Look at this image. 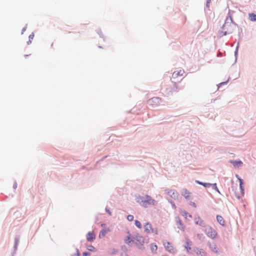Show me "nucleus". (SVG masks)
I'll return each mask as SVG.
<instances>
[{"instance_id":"f257e3e1","label":"nucleus","mask_w":256,"mask_h":256,"mask_svg":"<svg viewBox=\"0 0 256 256\" xmlns=\"http://www.w3.org/2000/svg\"><path fill=\"white\" fill-rule=\"evenodd\" d=\"M137 202L144 207H148V206L151 204H154L156 202L154 200H152V198L148 196H146V198L139 196L137 198Z\"/></svg>"},{"instance_id":"f03ea898","label":"nucleus","mask_w":256,"mask_h":256,"mask_svg":"<svg viewBox=\"0 0 256 256\" xmlns=\"http://www.w3.org/2000/svg\"><path fill=\"white\" fill-rule=\"evenodd\" d=\"M144 230L147 234L154 233L155 234H158V230L157 228H153L152 224L150 222H146L144 225Z\"/></svg>"},{"instance_id":"7ed1b4c3","label":"nucleus","mask_w":256,"mask_h":256,"mask_svg":"<svg viewBox=\"0 0 256 256\" xmlns=\"http://www.w3.org/2000/svg\"><path fill=\"white\" fill-rule=\"evenodd\" d=\"M205 232L207 236L211 238H215L218 233L211 226H208L205 230Z\"/></svg>"},{"instance_id":"20e7f679","label":"nucleus","mask_w":256,"mask_h":256,"mask_svg":"<svg viewBox=\"0 0 256 256\" xmlns=\"http://www.w3.org/2000/svg\"><path fill=\"white\" fill-rule=\"evenodd\" d=\"M164 245L166 250L168 252L172 254H174L176 252V248L172 243L167 242L164 243Z\"/></svg>"},{"instance_id":"39448f33","label":"nucleus","mask_w":256,"mask_h":256,"mask_svg":"<svg viewBox=\"0 0 256 256\" xmlns=\"http://www.w3.org/2000/svg\"><path fill=\"white\" fill-rule=\"evenodd\" d=\"M165 192L173 199H176L178 198V194L175 190L167 189L165 190Z\"/></svg>"},{"instance_id":"423d86ee","label":"nucleus","mask_w":256,"mask_h":256,"mask_svg":"<svg viewBox=\"0 0 256 256\" xmlns=\"http://www.w3.org/2000/svg\"><path fill=\"white\" fill-rule=\"evenodd\" d=\"M134 239L139 242L140 244H138V246L140 248H142V246L144 243V238L139 234L136 236Z\"/></svg>"},{"instance_id":"0eeeda50","label":"nucleus","mask_w":256,"mask_h":256,"mask_svg":"<svg viewBox=\"0 0 256 256\" xmlns=\"http://www.w3.org/2000/svg\"><path fill=\"white\" fill-rule=\"evenodd\" d=\"M176 222L177 226V227L178 229L181 230L182 232L185 231V226L182 221L180 220L179 217H176Z\"/></svg>"},{"instance_id":"6e6552de","label":"nucleus","mask_w":256,"mask_h":256,"mask_svg":"<svg viewBox=\"0 0 256 256\" xmlns=\"http://www.w3.org/2000/svg\"><path fill=\"white\" fill-rule=\"evenodd\" d=\"M184 74V70L183 69H180L178 70L174 71L172 74V78H176L179 76H182Z\"/></svg>"},{"instance_id":"1a4fd4ad","label":"nucleus","mask_w":256,"mask_h":256,"mask_svg":"<svg viewBox=\"0 0 256 256\" xmlns=\"http://www.w3.org/2000/svg\"><path fill=\"white\" fill-rule=\"evenodd\" d=\"M181 194L182 196H184L186 199H190L191 193L186 188H184L182 190L181 192Z\"/></svg>"},{"instance_id":"9d476101","label":"nucleus","mask_w":256,"mask_h":256,"mask_svg":"<svg viewBox=\"0 0 256 256\" xmlns=\"http://www.w3.org/2000/svg\"><path fill=\"white\" fill-rule=\"evenodd\" d=\"M192 242L188 238H186V241L184 245V248L188 252H190V251L192 249Z\"/></svg>"},{"instance_id":"9b49d317","label":"nucleus","mask_w":256,"mask_h":256,"mask_svg":"<svg viewBox=\"0 0 256 256\" xmlns=\"http://www.w3.org/2000/svg\"><path fill=\"white\" fill-rule=\"evenodd\" d=\"M195 252L198 256H206V253L203 249L197 248L195 250Z\"/></svg>"},{"instance_id":"f8f14e48","label":"nucleus","mask_w":256,"mask_h":256,"mask_svg":"<svg viewBox=\"0 0 256 256\" xmlns=\"http://www.w3.org/2000/svg\"><path fill=\"white\" fill-rule=\"evenodd\" d=\"M230 24H228V23L226 22L223 25L222 28L224 34H226V33H228L230 31L231 29L230 28Z\"/></svg>"},{"instance_id":"ddd939ff","label":"nucleus","mask_w":256,"mask_h":256,"mask_svg":"<svg viewBox=\"0 0 256 256\" xmlns=\"http://www.w3.org/2000/svg\"><path fill=\"white\" fill-rule=\"evenodd\" d=\"M95 238L96 236L94 232H89L86 234V239L89 242L93 241Z\"/></svg>"},{"instance_id":"4468645a","label":"nucleus","mask_w":256,"mask_h":256,"mask_svg":"<svg viewBox=\"0 0 256 256\" xmlns=\"http://www.w3.org/2000/svg\"><path fill=\"white\" fill-rule=\"evenodd\" d=\"M128 236L124 239V242L126 244H130L132 242H134V238L131 236L129 232H128Z\"/></svg>"},{"instance_id":"2eb2a0df","label":"nucleus","mask_w":256,"mask_h":256,"mask_svg":"<svg viewBox=\"0 0 256 256\" xmlns=\"http://www.w3.org/2000/svg\"><path fill=\"white\" fill-rule=\"evenodd\" d=\"M149 101L151 104H158L160 102L161 100L159 98L156 97L152 98Z\"/></svg>"},{"instance_id":"dca6fc26","label":"nucleus","mask_w":256,"mask_h":256,"mask_svg":"<svg viewBox=\"0 0 256 256\" xmlns=\"http://www.w3.org/2000/svg\"><path fill=\"white\" fill-rule=\"evenodd\" d=\"M110 231V228H106L100 231L99 234V237L100 238H102L105 236V235L108 232Z\"/></svg>"},{"instance_id":"f3484780","label":"nucleus","mask_w":256,"mask_h":256,"mask_svg":"<svg viewBox=\"0 0 256 256\" xmlns=\"http://www.w3.org/2000/svg\"><path fill=\"white\" fill-rule=\"evenodd\" d=\"M195 224L200 226H204V220L199 216L194 218Z\"/></svg>"},{"instance_id":"a211bd4d","label":"nucleus","mask_w":256,"mask_h":256,"mask_svg":"<svg viewBox=\"0 0 256 256\" xmlns=\"http://www.w3.org/2000/svg\"><path fill=\"white\" fill-rule=\"evenodd\" d=\"M217 222L222 226H224L225 225V221L224 218L221 216L218 215L216 216Z\"/></svg>"},{"instance_id":"6ab92c4d","label":"nucleus","mask_w":256,"mask_h":256,"mask_svg":"<svg viewBox=\"0 0 256 256\" xmlns=\"http://www.w3.org/2000/svg\"><path fill=\"white\" fill-rule=\"evenodd\" d=\"M210 248L211 249V250L214 252H218V248L215 244L212 243V244H210Z\"/></svg>"},{"instance_id":"aec40b11","label":"nucleus","mask_w":256,"mask_h":256,"mask_svg":"<svg viewBox=\"0 0 256 256\" xmlns=\"http://www.w3.org/2000/svg\"><path fill=\"white\" fill-rule=\"evenodd\" d=\"M230 163L234 166H240L242 164V162L240 160H231Z\"/></svg>"},{"instance_id":"412c9836","label":"nucleus","mask_w":256,"mask_h":256,"mask_svg":"<svg viewBox=\"0 0 256 256\" xmlns=\"http://www.w3.org/2000/svg\"><path fill=\"white\" fill-rule=\"evenodd\" d=\"M180 214L186 218L188 216L190 218L192 217V216L188 212H186L184 210H180Z\"/></svg>"},{"instance_id":"4be33fe9","label":"nucleus","mask_w":256,"mask_h":256,"mask_svg":"<svg viewBox=\"0 0 256 256\" xmlns=\"http://www.w3.org/2000/svg\"><path fill=\"white\" fill-rule=\"evenodd\" d=\"M150 250L153 253H155L158 249V246L155 244H150Z\"/></svg>"},{"instance_id":"5701e85b","label":"nucleus","mask_w":256,"mask_h":256,"mask_svg":"<svg viewBox=\"0 0 256 256\" xmlns=\"http://www.w3.org/2000/svg\"><path fill=\"white\" fill-rule=\"evenodd\" d=\"M249 18L251 21H256V14L254 13L250 14Z\"/></svg>"},{"instance_id":"b1692460","label":"nucleus","mask_w":256,"mask_h":256,"mask_svg":"<svg viewBox=\"0 0 256 256\" xmlns=\"http://www.w3.org/2000/svg\"><path fill=\"white\" fill-rule=\"evenodd\" d=\"M196 182L198 184H200L202 185V186H204L205 187L209 186L212 185V184H209V183H203V182H199L198 180H196Z\"/></svg>"},{"instance_id":"393cba45","label":"nucleus","mask_w":256,"mask_h":256,"mask_svg":"<svg viewBox=\"0 0 256 256\" xmlns=\"http://www.w3.org/2000/svg\"><path fill=\"white\" fill-rule=\"evenodd\" d=\"M135 224L138 228H142V225L140 221H138V220H135Z\"/></svg>"},{"instance_id":"a878e982","label":"nucleus","mask_w":256,"mask_h":256,"mask_svg":"<svg viewBox=\"0 0 256 256\" xmlns=\"http://www.w3.org/2000/svg\"><path fill=\"white\" fill-rule=\"evenodd\" d=\"M240 192H241V196H238V198H240L242 196H244V188L243 187V185L242 186V187H240Z\"/></svg>"},{"instance_id":"bb28decb","label":"nucleus","mask_w":256,"mask_h":256,"mask_svg":"<svg viewBox=\"0 0 256 256\" xmlns=\"http://www.w3.org/2000/svg\"><path fill=\"white\" fill-rule=\"evenodd\" d=\"M134 216H132V215H128V216H127V219L129 221H132L134 220Z\"/></svg>"},{"instance_id":"cd10ccee","label":"nucleus","mask_w":256,"mask_h":256,"mask_svg":"<svg viewBox=\"0 0 256 256\" xmlns=\"http://www.w3.org/2000/svg\"><path fill=\"white\" fill-rule=\"evenodd\" d=\"M212 186H213V188H214V189L216 190L218 193H220L218 189V188L217 186H216V184H212Z\"/></svg>"},{"instance_id":"c85d7f7f","label":"nucleus","mask_w":256,"mask_h":256,"mask_svg":"<svg viewBox=\"0 0 256 256\" xmlns=\"http://www.w3.org/2000/svg\"><path fill=\"white\" fill-rule=\"evenodd\" d=\"M88 250L91 251H94L95 250V248L92 246H90L88 248Z\"/></svg>"},{"instance_id":"c756f323","label":"nucleus","mask_w":256,"mask_h":256,"mask_svg":"<svg viewBox=\"0 0 256 256\" xmlns=\"http://www.w3.org/2000/svg\"><path fill=\"white\" fill-rule=\"evenodd\" d=\"M34 38V34L33 33H32V34H30V36H29V39H30V43L31 42V41H30V40H32Z\"/></svg>"},{"instance_id":"7c9ffc66","label":"nucleus","mask_w":256,"mask_h":256,"mask_svg":"<svg viewBox=\"0 0 256 256\" xmlns=\"http://www.w3.org/2000/svg\"><path fill=\"white\" fill-rule=\"evenodd\" d=\"M238 180L240 181V187H242V186L243 185V180L240 178Z\"/></svg>"},{"instance_id":"2f4dec72","label":"nucleus","mask_w":256,"mask_h":256,"mask_svg":"<svg viewBox=\"0 0 256 256\" xmlns=\"http://www.w3.org/2000/svg\"><path fill=\"white\" fill-rule=\"evenodd\" d=\"M72 256H80V254L78 253V250H77V252L76 254H74Z\"/></svg>"},{"instance_id":"473e14b6","label":"nucleus","mask_w":256,"mask_h":256,"mask_svg":"<svg viewBox=\"0 0 256 256\" xmlns=\"http://www.w3.org/2000/svg\"><path fill=\"white\" fill-rule=\"evenodd\" d=\"M106 224H101V226H102V228H106Z\"/></svg>"},{"instance_id":"72a5a7b5","label":"nucleus","mask_w":256,"mask_h":256,"mask_svg":"<svg viewBox=\"0 0 256 256\" xmlns=\"http://www.w3.org/2000/svg\"><path fill=\"white\" fill-rule=\"evenodd\" d=\"M14 189H16L17 188V184H14Z\"/></svg>"},{"instance_id":"f704fd0d","label":"nucleus","mask_w":256,"mask_h":256,"mask_svg":"<svg viewBox=\"0 0 256 256\" xmlns=\"http://www.w3.org/2000/svg\"><path fill=\"white\" fill-rule=\"evenodd\" d=\"M192 205L193 206L195 207V208L196 207V204H195V203H194V202L192 203Z\"/></svg>"},{"instance_id":"c9c22d12","label":"nucleus","mask_w":256,"mask_h":256,"mask_svg":"<svg viewBox=\"0 0 256 256\" xmlns=\"http://www.w3.org/2000/svg\"><path fill=\"white\" fill-rule=\"evenodd\" d=\"M88 255V253L87 252H84L83 253V256H87Z\"/></svg>"},{"instance_id":"e433bc0d","label":"nucleus","mask_w":256,"mask_h":256,"mask_svg":"<svg viewBox=\"0 0 256 256\" xmlns=\"http://www.w3.org/2000/svg\"><path fill=\"white\" fill-rule=\"evenodd\" d=\"M106 211L108 212L110 214H111L110 212L108 210H106Z\"/></svg>"},{"instance_id":"4c0bfd02","label":"nucleus","mask_w":256,"mask_h":256,"mask_svg":"<svg viewBox=\"0 0 256 256\" xmlns=\"http://www.w3.org/2000/svg\"><path fill=\"white\" fill-rule=\"evenodd\" d=\"M26 30V28H24L22 31H24Z\"/></svg>"},{"instance_id":"58836bf2","label":"nucleus","mask_w":256,"mask_h":256,"mask_svg":"<svg viewBox=\"0 0 256 256\" xmlns=\"http://www.w3.org/2000/svg\"><path fill=\"white\" fill-rule=\"evenodd\" d=\"M166 256V255H165V256Z\"/></svg>"}]
</instances>
